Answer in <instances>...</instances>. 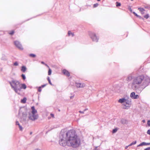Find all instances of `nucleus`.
I'll return each instance as SVG.
<instances>
[{"mask_svg":"<svg viewBox=\"0 0 150 150\" xmlns=\"http://www.w3.org/2000/svg\"><path fill=\"white\" fill-rule=\"evenodd\" d=\"M59 142V144L62 146H67L73 148L78 147L80 144V139L73 130H69L66 133L61 132Z\"/></svg>","mask_w":150,"mask_h":150,"instance_id":"1","label":"nucleus"},{"mask_svg":"<svg viewBox=\"0 0 150 150\" xmlns=\"http://www.w3.org/2000/svg\"><path fill=\"white\" fill-rule=\"evenodd\" d=\"M127 81H132L130 84L131 88L134 90H137L140 88L142 89L148 86L150 83V78L147 76L140 75L135 76L132 73L129 74L127 79Z\"/></svg>","mask_w":150,"mask_h":150,"instance_id":"2","label":"nucleus"},{"mask_svg":"<svg viewBox=\"0 0 150 150\" xmlns=\"http://www.w3.org/2000/svg\"><path fill=\"white\" fill-rule=\"evenodd\" d=\"M9 83L15 92L19 94L22 89L20 82L16 80H12L11 81H10Z\"/></svg>","mask_w":150,"mask_h":150,"instance_id":"3","label":"nucleus"},{"mask_svg":"<svg viewBox=\"0 0 150 150\" xmlns=\"http://www.w3.org/2000/svg\"><path fill=\"white\" fill-rule=\"evenodd\" d=\"M31 108L32 111L29 112L28 117L29 119L32 121H35L38 119V115L37 110L35 109L34 106L32 107Z\"/></svg>","mask_w":150,"mask_h":150,"instance_id":"4","label":"nucleus"},{"mask_svg":"<svg viewBox=\"0 0 150 150\" xmlns=\"http://www.w3.org/2000/svg\"><path fill=\"white\" fill-rule=\"evenodd\" d=\"M131 100L130 99H127L126 101L123 105L125 107L124 109H129L131 105Z\"/></svg>","mask_w":150,"mask_h":150,"instance_id":"5","label":"nucleus"},{"mask_svg":"<svg viewBox=\"0 0 150 150\" xmlns=\"http://www.w3.org/2000/svg\"><path fill=\"white\" fill-rule=\"evenodd\" d=\"M89 35L93 41L96 42H98V38L97 37L94 33L90 32L89 33Z\"/></svg>","mask_w":150,"mask_h":150,"instance_id":"6","label":"nucleus"},{"mask_svg":"<svg viewBox=\"0 0 150 150\" xmlns=\"http://www.w3.org/2000/svg\"><path fill=\"white\" fill-rule=\"evenodd\" d=\"M14 45L18 49L21 50H23V48L20 43L18 41H15L14 42Z\"/></svg>","mask_w":150,"mask_h":150,"instance_id":"7","label":"nucleus"},{"mask_svg":"<svg viewBox=\"0 0 150 150\" xmlns=\"http://www.w3.org/2000/svg\"><path fill=\"white\" fill-rule=\"evenodd\" d=\"M76 86L78 88H83L86 85L83 83H76Z\"/></svg>","mask_w":150,"mask_h":150,"instance_id":"8","label":"nucleus"},{"mask_svg":"<svg viewBox=\"0 0 150 150\" xmlns=\"http://www.w3.org/2000/svg\"><path fill=\"white\" fill-rule=\"evenodd\" d=\"M130 97L132 99H136L139 98V96L138 95H135L134 92H132L131 93L130 95Z\"/></svg>","mask_w":150,"mask_h":150,"instance_id":"9","label":"nucleus"},{"mask_svg":"<svg viewBox=\"0 0 150 150\" xmlns=\"http://www.w3.org/2000/svg\"><path fill=\"white\" fill-rule=\"evenodd\" d=\"M150 145V143H146L145 142H142L140 143L137 146V147H139L140 146H146V145Z\"/></svg>","mask_w":150,"mask_h":150,"instance_id":"10","label":"nucleus"},{"mask_svg":"<svg viewBox=\"0 0 150 150\" xmlns=\"http://www.w3.org/2000/svg\"><path fill=\"white\" fill-rule=\"evenodd\" d=\"M126 99H126L125 98H122L121 99H120L118 100V102L119 103L123 104L125 103Z\"/></svg>","mask_w":150,"mask_h":150,"instance_id":"11","label":"nucleus"},{"mask_svg":"<svg viewBox=\"0 0 150 150\" xmlns=\"http://www.w3.org/2000/svg\"><path fill=\"white\" fill-rule=\"evenodd\" d=\"M62 72L65 75L67 76H70V73L66 69H64L63 70Z\"/></svg>","mask_w":150,"mask_h":150,"instance_id":"12","label":"nucleus"},{"mask_svg":"<svg viewBox=\"0 0 150 150\" xmlns=\"http://www.w3.org/2000/svg\"><path fill=\"white\" fill-rule=\"evenodd\" d=\"M26 69V67L24 66H22L21 68V71L23 72H25Z\"/></svg>","mask_w":150,"mask_h":150,"instance_id":"13","label":"nucleus"},{"mask_svg":"<svg viewBox=\"0 0 150 150\" xmlns=\"http://www.w3.org/2000/svg\"><path fill=\"white\" fill-rule=\"evenodd\" d=\"M21 86L22 88H23L24 89H25L26 88V86L25 84H21Z\"/></svg>","mask_w":150,"mask_h":150,"instance_id":"14","label":"nucleus"},{"mask_svg":"<svg viewBox=\"0 0 150 150\" xmlns=\"http://www.w3.org/2000/svg\"><path fill=\"white\" fill-rule=\"evenodd\" d=\"M138 9L141 12L142 14V12H143L145 11V9L142 8H139Z\"/></svg>","mask_w":150,"mask_h":150,"instance_id":"15","label":"nucleus"},{"mask_svg":"<svg viewBox=\"0 0 150 150\" xmlns=\"http://www.w3.org/2000/svg\"><path fill=\"white\" fill-rule=\"evenodd\" d=\"M26 98H24L23 99L21 100V102L22 103H25L26 102Z\"/></svg>","mask_w":150,"mask_h":150,"instance_id":"16","label":"nucleus"},{"mask_svg":"<svg viewBox=\"0 0 150 150\" xmlns=\"http://www.w3.org/2000/svg\"><path fill=\"white\" fill-rule=\"evenodd\" d=\"M23 115V117L24 118L23 119L25 120H26V117L27 116V114L26 113H23L22 114Z\"/></svg>","mask_w":150,"mask_h":150,"instance_id":"17","label":"nucleus"},{"mask_svg":"<svg viewBox=\"0 0 150 150\" xmlns=\"http://www.w3.org/2000/svg\"><path fill=\"white\" fill-rule=\"evenodd\" d=\"M68 34L69 36H70L71 35L72 37L74 36V33H71L70 31H68Z\"/></svg>","mask_w":150,"mask_h":150,"instance_id":"18","label":"nucleus"},{"mask_svg":"<svg viewBox=\"0 0 150 150\" xmlns=\"http://www.w3.org/2000/svg\"><path fill=\"white\" fill-rule=\"evenodd\" d=\"M137 143V141H135L134 142H132L129 145V146H131Z\"/></svg>","mask_w":150,"mask_h":150,"instance_id":"19","label":"nucleus"},{"mask_svg":"<svg viewBox=\"0 0 150 150\" xmlns=\"http://www.w3.org/2000/svg\"><path fill=\"white\" fill-rule=\"evenodd\" d=\"M47 79L49 82V83H50V84L51 85H52L53 84H52V83H51V81H50V77H47Z\"/></svg>","mask_w":150,"mask_h":150,"instance_id":"20","label":"nucleus"},{"mask_svg":"<svg viewBox=\"0 0 150 150\" xmlns=\"http://www.w3.org/2000/svg\"><path fill=\"white\" fill-rule=\"evenodd\" d=\"M51 72H52L50 68H49V71H48V75H50L51 74Z\"/></svg>","mask_w":150,"mask_h":150,"instance_id":"21","label":"nucleus"},{"mask_svg":"<svg viewBox=\"0 0 150 150\" xmlns=\"http://www.w3.org/2000/svg\"><path fill=\"white\" fill-rule=\"evenodd\" d=\"M117 128H115V129H114L112 131V133H115L116 132H117Z\"/></svg>","mask_w":150,"mask_h":150,"instance_id":"22","label":"nucleus"},{"mask_svg":"<svg viewBox=\"0 0 150 150\" xmlns=\"http://www.w3.org/2000/svg\"><path fill=\"white\" fill-rule=\"evenodd\" d=\"M29 56L30 57H35L36 56V55L34 54H29Z\"/></svg>","mask_w":150,"mask_h":150,"instance_id":"23","label":"nucleus"},{"mask_svg":"<svg viewBox=\"0 0 150 150\" xmlns=\"http://www.w3.org/2000/svg\"><path fill=\"white\" fill-rule=\"evenodd\" d=\"M149 17V14H147L146 15H145L144 16V17L146 19L148 18Z\"/></svg>","mask_w":150,"mask_h":150,"instance_id":"24","label":"nucleus"},{"mask_svg":"<svg viewBox=\"0 0 150 150\" xmlns=\"http://www.w3.org/2000/svg\"><path fill=\"white\" fill-rule=\"evenodd\" d=\"M133 13L134 14L135 16H137V17H139L140 18H141V17L140 16H138L136 13L134 12H133Z\"/></svg>","mask_w":150,"mask_h":150,"instance_id":"25","label":"nucleus"},{"mask_svg":"<svg viewBox=\"0 0 150 150\" xmlns=\"http://www.w3.org/2000/svg\"><path fill=\"white\" fill-rule=\"evenodd\" d=\"M121 6V4L118 2H116V6Z\"/></svg>","mask_w":150,"mask_h":150,"instance_id":"26","label":"nucleus"},{"mask_svg":"<svg viewBox=\"0 0 150 150\" xmlns=\"http://www.w3.org/2000/svg\"><path fill=\"white\" fill-rule=\"evenodd\" d=\"M21 76L23 80H24L26 79V77L25 75L22 74L21 75Z\"/></svg>","mask_w":150,"mask_h":150,"instance_id":"27","label":"nucleus"},{"mask_svg":"<svg viewBox=\"0 0 150 150\" xmlns=\"http://www.w3.org/2000/svg\"><path fill=\"white\" fill-rule=\"evenodd\" d=\"M41 88H42L41 87H40V86L38 88V91L39 92H40L41 91H42Z\"/></svg>","mask_w":150,"mask_h":150,"instance_id":"28","label":"nucleus"},{"mask_svg":"<svg viewBox=\"0 0 150 150\" xmlns=\"http://www.w3.org/2000/svg\"><path fill=\"white\" fill-rule=\"evenodd\" d=\"M121 121L122 123H126L127 121L126 120H122Z\"/></svg>","mask_w":150,"mask_h":150,"instance_id":"29","label":"nucleus"},{"mask_svg":"<svg viewBox=\"0 0 150 150\" xmlns=\"http://www.w3.org/2000/svg\"><path fill=\"white\" fill-rule=\"evenodd\" d=\"M98 4L97 3L93 5V7H94V8L98 6Z\"/></svg>","mask_w":150,"mask_h":150,"instance_id":"30","label":"nucleus"},{"mask_svg":"<svg viewBox=\"0 0 150 150\" xmlns=\"http://www.w3.org/2000/svg\"><path fill=\"white\" fill-rule=\"evenodd\" d=\"M14 65L15 66H17L18 65V63L17 62H16L14 63Z\"/></svg>","mask_w":150,"mask_h":150,"instance_id":"31","label":"nucleus"},{"mask_svg":"<svg viewBox=\"0 0 150 150\" xmlns=\"http://www.w3.org/2000/svg\"><path fill=\"white\" fill-rule=\"evenodd\" d=\"M18 126H19V128L20 130H21V131L22 130H23V128H22V127L20 125H19Z\"/></svg>","mask_w":150,"mask_h":150,"instance_id":"32","label":"nucleus"},{"mask_svg":"<svg viewBox=\"0 0 150 150\" xmlns=\"http://www.w3.org/2000/svg\"><path fill=\"white\" fill-rule=\"evenodd\" d=\"M14 33V31H13H13H11V32L9 33V34H10V35H13V34Z\"/></svg>","mask_w":150,"mask_h":150,"instance_id":"33","label":"nucleus"},{"mask_svg":"<svg viewBox=\"0 0 150 150\" xmlns=\"http://www.w3.org/2000/svg\"><path fill=\"white\" fill-rule=\"evenodd\" d=\"M145 8L150 9V6H147L145 7Z\"/></svg>","mask_w":150,"mask_h":150,"instance_id":"34","label":"nucleus"},{"mask_svg":"<svg viewBox=\"0 0 150 150\" xmlns=\"http://www.w3.org/2000/svg\"><path fill=\"white\" fill-rule=\"evenodd\" d=\"M147 124L149 126H150V120H149L148 121Z\"/></svg>","mask_w":150,"mask_h":150,"instance_id":"35","label":"nucleus"},{"mask_svg":"<svg viewBox=\"0 0 150 150\" xmlns=\"http://www.w3.org/2000/svg\"><path fill=\"white\" fill-rule=\"evenodd\" d=\"M147 134L150 135V129L147 131Z\"/></svg>","mask_w":150,"mask_h":150,"instance_id":"36","label":"nucleus"},{"mask_svg":"<svg viewBox=\"0 0 150 150\" xmlns=\"http://www.w3.org/2000/svg\"><path fill=\"white\" fill-rule=\"evenodd\" d=\"M50 115L51 116V117L53 118L54 117V114L51 113L50 114Z\"/></svg>","mask_w":150,"mask_h":150,"instance_id":"37","label":"nucleus"},{"mask_svg":"<svg viewBox=\"0 0 150 150\" xmlns=\"http://www.w3.org/2000/svg\"><path fill=\"white\" fill-rule=\"evenodd\" d=\"M46 85H47L46 84L42 85L40 87H41V88H43V87H45Z\"/></svg>","mask_w":150,"mask_h":150,"instance_id":"38","label":"nucleus"},{"mask_svg":"<svg viewBox=\"0 0 150 150\" xmlns=\"http://www.w3.org/2000/svg\"><path fill=\"white\" fill-rule=\"evenodd\" d=\"M16 125H19L20 124L19 123V122L18 121H16Z\"/></svg>","mask_w":150,"mask_h":150,"instance_id":"39","label":"nucleus"},{"mask_svg":"<svg viewBox=\"0 0 150 150\" xmlns=\"http://www.w3.org/2000/svg\"><path fill=\"white\" fill-rule=\"evenodd\" d=\"M79 112L80 113H82V114H84V111H79Z\"/></svg>","mask_w":150,"mask_h":150,"instance_id":"40","label":"nucleus"},{"mask_svg":"<svg viewBox=\"0 0 150 150\" xmlns=\"http://www.w3.org/2000/svg\"><path fill=\"white\" fill-rule=\"evenodd\" d=\"M144 150H150V147H148L144 149Z\"/></svg>","mask_w":150,"mask_h":150,"instance_id":"41","label":"nucleus"},{"mask_svg":"<svg viewBox=\"0 0 150 150\" xmlns=\"http://www.w3.org/2000/svg\"><path fill=\"white\" fill-rule=\"evenodd\" d=\"M44 65H45L46 66L49 68H50L49 67V66L47 64H45Z\"/></svg>","mask_w":150,"mask_h":150,"instance_id":"42","label":"nucleus"},{"mask_svg":"<svg viewBox=\"0 0 150 150\" xmlns=\"http://www.w3.org/2000/svg\"><path fill=\"white\" fill-rule=\"evenodd\" d=\"M129 146V145L127 146H126L125 147V149H127V148Z\"/></svg>","mask_w":150,"mask_h":150,"instance_id":"43","label":"nucleus"},{"mask_svg":"<svg viewBox=\"0 0 150 150\" xmlns=\"http://www.w3.org/2000/svg\"><path fill=\"white\" fill-rule=\"evenodd\" d=\"M41 63L42 64H45V63L43 62H41Z\"/></svg>","mask_w":150,"mask_h":150,"instance_id":"44","label":"nucleus"},{"mask_svg":"<svg viewBox=\"0 0 150 150\" xmlns=\"http://www.w3.org/2000/svg\"><path fill=\"white\" fill-rule=\"evenodd\" d=\"M88 110V108H86V109H84V111H86V110Z\"/></svg>","mask_w":150,"mask_h":150,"instance_id":"45","label":"nucleus"},{"mask_svg":"<svg viewBox=\"0 0 150 150\" xmlns=\"http://www.w3.org/2000/svg\"><path fill=\"white\" fill-rule=\"evenodd\" d=\"M74 97V96H71L70 97V98L71 99H72V98Z\"/></svg>","mask_w":150,"mask_h":150,"instance_id":"46","label":"nucleus"},{"mask_svg":"<svg viewBox=\"0 0 150 150\" xmlns=\"http://www.w3.org/2000/svg\"><path fill=\"white\" fill-rule=\"evenodd\" d=\"M35 150H40L39 149H35Z\"/></svg>","mask_w":150,"mask_h":150,"instance_id":"47","label":"nucleus"},{"mask_svg":"<svg viewBox=\"0 0 150 150\" xmlns=\"http://www.w3.org/2000/svg\"><path fill=\"white\" fill-rule=\"evenodd\" d=\"M100 0H97L98 1H100Z\"/></svg>","mask_w":150,"mask_h":150,"instance_id":"48","label":"nucleus"},{"mask_svg":"<svg viewBox=\"0 0 150 150\" xmlns=\"http://www.w3.org/2000/svg\"><path fill=\"white\" fill-rule=\"evenodd\" d=\"M144 13V12H142V14H143Z\"/></svg>","mask_w":150,"mask_h":150,"instance_id":"49","label":"nucleus"},{"mask_svg":"<svg viewBox=\"0 0 150 150\" xmlns=\"http://www.w3.org/2000/svg\"><path fill=\"white\" fill-rule=\"evenodd\" d=\"M131 0L132 1H133V0Z\"/></svg>","mask_w":150,"mask_h":150,"instance_id":"50","label":"nucleus"}]
</instances>
